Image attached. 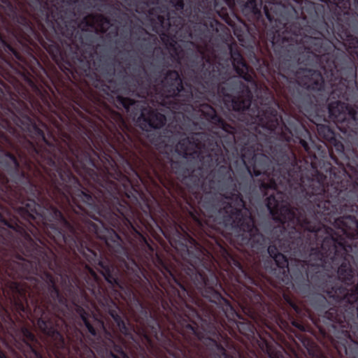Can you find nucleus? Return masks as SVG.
Segmentation results:
<instances>
[{
    "label": "nucleus",
    "instance_id": "f257e3e1",
    "mask_svg": "<svg viewBox=\"0 0 358 358\" xmlns=\"http://www.w3.org/2000/svg\"><path fill=\"white\" fill-rule=\"evenodd\" d=\"M29 57L54 107L46 110L19 83L15 87L26 101L21 107L0 104V179H78L74 173L81 179H131L122 173L123 164L137 179H154L138 174L145 166L156 179H167L157 173L163 167L159 157L145 153L134 128L107 101L125 110L143 131L163 127L166 117L122 96L112 60L96 54L63 75Z\"/></svg>",
    "mask_w": 358,
    "mask_h": 358
},
{
    "label": "nucleus",
    "instance_id": "f03ea898",
    "mask_svg": "<svg viewBox=\"0 0 358 358\" xmlns=\"http://www.w3.org/2000/svg\"><path fill=\"white\" fill-rule=\"evenodd\" d=\"M129 20L122 21L120 25L127 27L128 31L122 30L120 38L127 41L130 38L134 44L145 53L153 54V62L150 64V72H148L142 59L137 55H130V60L124 61L125 69L131 76L133 85L129 91L132 95L142 99L146 108L164 106L167 109L176 110L179 107V72L168 69L171 56L167 50L157 47L158 37L150 34L138 21L128 15Z\"/></svg>",
    "mask_w": 358,
    "mask_h": 358
},
{
    "label": "nucleus",
    "instance_id": "7ed1b4c3",
    "mask_svg": "<svg viewBox=\"0 0 358 358\" xmlns=\"http://www.w3.org/2000/svg\"><path fill=\"white\" fill-rule=\"evenodd\" d=\"M0 0V51L9 58L20 59L17 47L32 41L24 28V18L41 36L68 24L74 30L78 0Z\"/></svg>",
    "mask_w": 358,
    "mask_h": 358
},
{
    "label": "nucleus",
    "instance_id": "20e7f679",
    "mask_svg": "<svg viewBox=\"0 0 358 358\" xmlns=\"http://www.w3.org/2000/svg\"><path fill=\"white\" fill-rule=\"evenodd\" d=\"M132 10L145 15L152 31L158 34L166 46L174 50L179 63V0H122Z\"/></svg>",
    "mask_w": 358,
    "mask_h": 358
},
{
    "label": "nucleus",
    "instance_id": "39448f33",
    "mask_svg": "<svg viewBox=\"0 0 358 358\" xmlns=\"http://www.w3.org/2000/svg\"><path fill=\"white\" fill-rule=\"evenodd\" d=\"M261 188L264 192L265 195H268L266 199V206L273 220L281 223L292 222L299 224L306 230L309 231L319 232L320 229L313 225L306 219H303L300 216L296 217V210L291 208L288 205L284 204L281 201L282 194L280 192L275 191L276 184L275 180H266L261 184Z\"/></svg>",
    "mask_w": 358,
    "mask_h": 358
},
{
    "label": "nucleus",
    "instance_id": "423d86ee",
    "mask_svg": "<svg viewBox=\"0 0 358 358\" xmlns=\"http://www.w3.org/2000/svg\"><path fill=\"white\" fill-rule=\"evenodd\" d=\"M219 206L218 212L225 225L239 227L244 231L252 232L253 222L252 220L250 218L243 220L241 209L244 204L237 191L231 193L230 196L224 195Z\"/></svg>",
    "mask_w": 358,
    "mask_h": 358
},
{
    "label": "nucleus",
    "instance_id": "0eeeda50",
    "mask_svg": "<svg viewBox=\"0 0 358 358\" xmlns=\"http://www.w3.org/2000/svg\"><path fill=\"white\" fill-rule=\"evenodd\" d=\"M90 6L97 11L108 15L115 19L119 24L122 21L129 20L128 15L110 0H87Z\"/></svg>",
    "mask_w": 358,
    "mask_h": 358
},
{
    "label": "nucleus",
    "instance_id": "6e6552de",
    "mask_svg": "<svg viewBox=\"0 0 358 358\" xmlns=\"http://www.w3.org/2000/svg\"><path fill=\"white\" fill-rule=\"evenodd\" d=\"M28 262L21 259L20 262H6L4 265L6 271L13 278L24 277L25 271H29L27 268Z\"/></svg>",
    "mask_w": 358,
    "mask_h": 358
},
{
    "label": "nucleus",
    "instance_id": "1a4fd4ad",
    "mask_svg": "<svg viewBox=\"0 0 358 358\" xmlns=\"http://www.w3.org/2000/svg\"><path fill=\"white\" fill-rule=\"evenodd\" d=\"M336 224L349 236H353L358 234V222L352 216L343 217L336 220Z\"/></svg>",
    "mask_w": 358,
    "mask_h": 358
},
{
    "label": "nucleus",
    "instance_id": "9d476101",
    "mask_svg": "<svg viewBox=\"0 0 358 358\" xmlns=\"http://www.w3.org/2000/svg\"><path fill=\"white\" fill-rule=\"evenodd\" d=\"M37 324L38 328L49 336L56 338H62L60 334L55 328L52 322L49 319H46L44 316V313H43L41 317L38 320Z\"/></svg>",
    "mask_w": 358,
    "mask_h": 358
},
{
    "label": "nucleus",
    "instance_id": "9b49d317",
    "mask_svg": "<svg viewBox=\"0 0 358 358\" xmlns=\"http://www.w3.org/2000/svg\"><path fill=\"white\" fill-rule=\"evenodd\" d=\"M54 216L56 220H57L61 225L62 226L63 229L62 230L64 232L69 231L70 232L73 236H75V229L73 225H71L63 216L61 211H59L57 209H54L53 210Z\"/></svg>",
    "mask_w": 358,
    "mask_h": 358
},
{
    "label": "nucleus",
    "instance_id": "f8f14e48",
    "mask_svg": "<svg viewBox=\"0 0 358 358\" xmlns=\"http://www.w3.org/2000/svg\"><path fill=\"white\" fill-rule=\"evenodd\" d=\"M103 275L106 280L112 285H117L121 287L119 284V280L116 277L115 268L109 266H103Z\"/></svg>",
    "mask_w": 358,
    "mask_h": 358
},
{
    "label": "nucleus",
    "instance_id": "ddd939ff",
    "mask_svg": "<svg viewBox=\"0 0 358 358\" xmlns=\"http://www.w3.org/2000/svg\"><path fill=\"white\" fill-rule=\"evenodd\" d=\"M77 312L80 315L81 320H83L85 326L87 329L88 331L93 336H96V330L94 327V326L89 322L87 319L88 314L85 312V310L82 308H78Z\"/></svg>",
    "mask_w": 358,
    "mask_h": 358
},
{
    "label": "nucleus",
    "instance_id": "4468645a",
    "mask_svg": "<svg viewBox=\"0 0 358 358\" xmlns=\"http://www.w3.org/2000/svg\"><path fill=\"white\" fill-rule=\"evenodd\" d=\"M234 59V66L240 74H244L247 72L248 68L242 61V58L239 54H234L232 55Z\"/></svg>",
    "mask_w": 358,
    "mask_h": 358
},
{
    "label": "nucleus",
    "instance_id": "2eb2a0df",
    "mask_svg": "<svg viewBox=\"0 0 358 358\" xmlns=\"http://www.w3.org/2000/svg\"><path fill=\"white\" fill-rule=\"evenodd\" d=\"M339 278L343 280H350L352 275L351 271L348 268L346 264H342L338 270Z\"/></svg>",
    "mask_w": 358,
    "mask_h": 358
},
{
    "label": "nucleus",
    "instance_id": "dca6fc26",
    "mask_svg": "<svg viewBox=\"0 0 358 358\" xmlns=\"http://www.w3.org/2000/svg\"><path fill=\"white\" fill-rule=\"evenodd\" d=\"M81 346L82 348L77 351L80 358H94V353L90 348L83 343H81Z\"/></svg>",
    "mask_w": 358,
    "mask_h": 358
},
{
    "label": "nucleus",
    "instance_id": "f3484780",
    "mask_svg": "<svg viewBox=\"0 0 358 358\" xmlns=\"http://www.w3.org/2000/svg\"><path fill=\"white\" fill-rule=\"evenodd\" d=\"M49 292L51 297L55 300H58L59 301H62L60 297V294L58 289L56 287L52 279L50 278V284H49Z\"/></svg>",
    "mask_w": 358,
    "mask_h": 358
},
{
    "label": "nucleus",
    "instance_id": "a211bd4d",
    "mask_svg": "<svg viewBox=\"0 0 358 358\" xmlns=\"http://www.w3.org/2000/svg\"><path fill=\"white\" fill-rule=\"evenodd\" d=\"M78 196L81 198V199L85 202L86 203L89 205H92L94 202L93 198H92V193L90 192H85L83 190L79 191ZM93 196L96 197L95 195H93Z\"/></svg>",
    "mask_w": 358,
    "mask_h": 358
},
{
    "label": "nucleus",
    "instance_id": "6ab92c4d",
    "mask_svg": "<svg viewBox=\"0 0 358 358\" xmlns=\"http://www.w3.org/2000/svg\"><path fill=\"white\" fill-rule=\"evenodd\" d=\"M114 352H110L112 358H129L119 345H114Z\"/></svg>",
    "mask_w": 358,
    "mask_h": 358
},
{
    "label": "nucleus",
    "instance_id": "aec40b11",
    "mask_svg": "<svg viewBox=\"0 0 358 358\" xmlns=\"http://www.w3.org/2000/svg\"><path fill=\"white\" fill-rule=\"evenodd\" d=\"M277 266L280 268H284L288 265L287 260L284 255L278 253L274 258H273Z\"/></svg>",
    "mask_w": 358,
    "mask_h": 358
},
{
    "label": "nucleus",
    "instance_id": "412c9836",
    "mask_svg": "<svg viewBox=\"0 0 358 358\" xmlns=\"http://www.w3.org/2000/svg\"><path fill=\"white\" fill-rule=\"evenodd\" d=\"M113 317L114 320H115V322H117V324L119 328L121 329V331H123L124 333H127V328L126 324L120 318V317L118 316L117 315L115 316L113 315Z\"/></svg>",
    "mask_w": 358,
    "mask_h": 358
},
{
    "label": "nucleus",
    "instance_id": "4be33fe9",
    "mask_svg": "<svg viewBox=\"0 0 358 358\" xmlns=\"http://www.w3.org/2000/svg\"><path fill=\"white\" fill-rule=\"evenodd\" d=\"M268 252L272 258H274L279 253L277 248L274 245H270L268 248Z\"/></svg>",
    "mask_w": 358,
    "mask_h": 358
},
{
    "label": "nucleus",
    "instance_id": "5701e85b",
    "mask_svg": "<svg viewBox=\"0 0 358 358\" xmlns=\"http://www.w3.org/2000/svg\"><path fill=\"white\" fill-rule=\"evenodd\" d=\"M24 335L26 336V338L30 341H34L35 340V336L34 335L31 333L29 330L27 329H24Z\"/></svg>",
    "mask_w": 358,
    "mask_h": 358
},
{
    "label": "nucleus",
    "instance_id": "b1692460",
    "mask_svg": "<svg viewBox=\"0 0 358 358\" xmlns=\"http://www.w3.org/2000/svg\"><path fill=\"white\" fill-rule=\"evenodd\" d=\"M174 113H175V119H176V126L173 128V131H171V133L172 134H177V133H179V130L177 128V124H178L177 116H178V114H177L176 111H175Z\"/></svg>",
    "mask_w": 358,
    "mask_h": 358
},
{
    "label": "nucleus",
    "instance_id": "393cba45",
    "mask_svg": "<svg viewBox=\"0 0 358 358\" xmlns=\"http://www.w3.org/2000/svg\"><path fill=\"white\" fill-rule=\"evenodd\" d=\"M292 324L294 327H296V328H298L299 329L301 330V331H304L305 330L304 327L302 324H301L299 322H293Z\"/></svg>",
    "mask_w": 358,
    "mask_h": 358
},
{
    "label": "nucleus",
    "instance_id": "a878e982",
    "mask_svg": "<svg viewBox=\"0 0 358 358\" xmlns=\"http://www.w3.org/2000/svg\"><path fill=\"white\" fill-rule=\"evenodd\" d=\"M174 152L179 155V142L176 143L174 147Z\"/></svg>",
    "mask_w": 358,
    "mask_h": 358
},
{
    "label": "nucleus",
    "instance_id": "bb28decb",
    "mask_svg": "<svg viewBox=\"0 0 358 358\" xmlns=\"http://www.w3.org/2000/svg\"><path fill=\"white\" fill-rule=\"evenodd\" d=\"M111 233L113 234V241L115 242L116 239L118 240L119 239V236L114 231H111Z\"/></svg>",
    "mask_w": 358,
    "mask_h": 358
},
{
    "label": "nucleus",
    "instance_id": "cd10ccee",
    "mask_svg": "<svg viewBox=\"0 0 358 358\" xmlns=\"http://www.w3.org/2000/svg\"><path fill=\"white\" fill-rule=\"evenodd\" d=\"M94 231H95L96 234L97 235V236L100 237L101 238H105L104 236H101V234H99L98 229L96 227H94Z\"/></svg>",
    "mask_w": 358,
    "mask_h": 358
},
{
    "label": "nucleus",
    "instance_id": "c85d7f7f",
    "mask_svg": "<svg viewBox=\"0 0 358 358\" xmlns=\"http://www.w3.org/2000/svg\"><path fill=\"white\" fill-rule=\"evenodd\" d=\"M172 165H173L174 169H177V166H179V162H178V161H173L172 162Z\"/></svg>",
    "mask_w": 358,
    "mask_h": 358
},
{
    "label": "nucleus",
    "instance_id": "c756f323",
    "mask_svg": "<svg viewBox=\"0 0 358 358\" xmlns=\"http://www.w3.org/2000/svg\"><path fill=\"white\" fill-rule=\"evenodd\" d=\"M97 181H98V182H99V185H103V182H108V181H109V182H113V180H97Z\"/></svg>",
    "mask_w": 358,
    "mask_h": 358
},
{
    "label": "nucleus",
    "instance_id": "7c9ffc66",
    "mask_svg": "<svg viewBox=\"0 0 358 358\" xmlns=\"http://www.w3.org/2000/svg\"><path fill=\"white\" fill-rule=\"evenodd\" d=\"M191 154H192V152H190V150H185V155H191Z\"/></svg>",
    "mask_w": 358,
    "mask_h": 358
},
{
    "label": "nucleus",
    "instance_id": "2f4dec72",
    "mask_svg": "<svg viewBox=\"0 0 358 358\" xmlns=\"http://www.w3.org/2000/svg\"><path fill=\"white\" fill-rule=\"evenodd\" d=\"M0 358H6V357L1 352H0Z\"/></svg>",
    "mask_w": 358,
    "mask_h": 358
},
{
    "label": "nucleus",
    "instance_id": "473e14b6",
    "mask_svg": "<svg viewBox=\"0 0 358 358\" xmlns=\"http://www.w3.org/2000/svg\"><path fill=\"white\" fill-rule=\"evenodd\" d=\"M96 323L101 327H103V323H101L100 321H96Z\"/></svg>",
    "mask_w": 358,
    "mask_h": 358
},
{
    "label": "nucleus",
    "instance_id": "72a5a7b5",
    "mask_svg": "<svg viewBox=\"0 0 358 358\" xmlns=\"http://www.w3.org/2000/svg\"><path fill=\"white\" fill-rule=\"evenodd\" d=\"M167 159H168L169 162H171V157H169V154H167Z\"/></svg>",
    "mask_w": 358,
    "mask_h": 358
},
{
    "label": "nucleus",
    "instance_id": "f704fd0d",
    "mask_svg": "<svg viewBox=\"0 0 358 358\" xmlns=\"http://www.w3.org/2000/svg\"><path fill=\"white\" fill-rule=\"evenodd\" d=\"M104 239H106V238ZM106 244H108V242H107V240H106Z\"/></svg>",
    "mask_w": 358,
    "mask_h": 358
},
{
    "label": "nucleus",
    "instance_id": "c9c22d12",
    "mask_svg": "<svg viewBox=\"0 0 358 358\" xmlns=\"http://www.w3.org/2000/svg\"><path fill=\"white\" fill-rule=\"evenodd\" d=\"M40 358H42V357H40Z\"/></svg>",
    "mask_w": 358,
    "mask_h": 358
}]
</instances>
